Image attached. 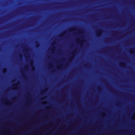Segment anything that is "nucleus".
Segmentation results:
<instances>
[{"label":"nucleus","instance_id":"nucleus-10","mask_svg":"<svg viewBox=\"0 0 135 135\" xmlns=\"http://www.w3.org/2000/svg\"><path fill=\"white\" fill-rule=\"evenodd\" d=\"M69 31H71V29H70V30H69Z\"/></svg>","mask_w":135,"mask_h":135},{"label":"nucleus","instance_id":"nucleus-5","mask_svg":"<svg viewBox=\"0 0 135 135\" xmlns=\"http://www.w3.org/2000/svg\"><path fill=\"white\" fill-rule=\"evenodd\" d=\"M66 59V58L65 57H62L60 59V61L61 62H64L65 60Z\"/></svg>","mask_w":135,"mask_h":135},{"label":"nucleus","instance_id":"nucleus-12","mask_svg":"<svg viewBox=\"0 0 135 135\" xmlns=\"http://www.w3.org/2000/svg\"><path fill=\"white\" fill-rule=\"evenodd\" d=\"M4 70H5L6 69V68H4Z\"/></svg>","mask_w":135,"mask_h":135},{"label":"nucleus","instance_id":"nucleus-2","mask_svg":"<svg viewBox=\"0 0 135 135\" xmlns=\"http://www.w3.org/2000/svg\"><path fill=\"white\" fill-rule=\"evenodd\" d=\"M25 59L27 61H29L30 59V55L28 54H27L26 55H25Z\"/></svg>","mask_w":135,"mask_h":135},{"label":"nucleus","instance_id":"nucleus-13","mask_svg":"<svg viewBox=\"0 0 135 135\" xmlns=\"http://www.w3.org/2000/svg\"><path fill=\"white\" fill-rule=\"evenodd\" d=\"M57 68V69H58V68Z\"/></svg>","mask_w":135,"mask_h":135},{"label":"nucleus","instance_id":"nucleus-8","mask_svg":"<svg viewBox=\"0 0 135 135\" xmlns=\"http://www.w3.org/2000/svg\"><path fill=\"white\" fill-rule=\"evenodd\" d=\"M134 50L133 49H131V51L132 52L133 51V50Z\"/></svg>","mask_w":135,"mask_h":135},{"label":"nucleus","instance_id":"nucleus-4","mask_svg":"<svg viewBox=\"0 0 135 135\" xmlns=\"http://www.w3.org/2000/svg\"><path fill=\"white\" fill-rule=\"evenodd\" d=\"M40 46V44L38 42L36 41L35 42V47L36 48H38Z\"/></svg>","mask_w":135,"mask_h":135},{"label":"nucleus","instance_id":"nucleus-7","mask_svg":"<svg viewBox=\"0 0 135 135\" xmlns=\"http://www.w3.org/2000/svg\"><path fill=\"white\" fill-rule=\"evenodd\" d=\"M66 31H64L63 33L61 35H60V37H61L62 36V35H64L66 33Z\"/></svg>","mask_w":135,"mask_h":135},{"label":"nucleus","instance_id":"nucleus-9","mask_svg":"<svg viewBox=\"0 0 135 135\" xmlns=\"http://www.w3.org/2000/svg\"><path fill=\"white\" fill-rule=\"evenodd\" d=\"M83 45V44L81 42L80 43V46H82Z\"/></svg>","mask_w":135,"mask_h":135},{"label":"nucleus","instance_id":"nucleus-11","mask_svg":"<svg viewBox=\"0 0 135 135\" xmlns=\"http://www.w3.org/2000/svg\"><path fill=\"white\" fill-rule=\"evenodd\" d=\"M28 49H26V50H27Z\"/></svg>","mask_w":135,"mask_h":135},{"label":"nucleus","instance_id":"nucleus-1","mask_svg":"<svg viewBox=\"0 0 135 135\" xmlns=\"http://www.w3.org/2000/svg\"><path fill=\"white\" fill-rule=\"evenodd\" d=\"M75 50L74 52L72 53L71 54V56H70L68 59V61L69 62H70L72 61L73 59L74 58V56L75 55Z\"/></svg>","mask_w":135,"mask_h":135},{"label":"nucleus","instance_id":"nucleus-6","mask_svg":"<svg viewBox=\"0 0 135 135\" xmlns=\"http://www.w3.org/2000/svg\"><path fill=\"white\" fill-rule=\"evenodd\" d=\"M22 54H20L19 55V57L20 59V60H21L22 59Z\"/></svg>","mask_w":135,"mask_h":135},{"label":"nucleus","instance_id":"nucleus-3","mask_svg":"<svg viewBox=\"0 0 135 135\" xmlns=\"http://www.w3.org/2000/svg\"><path fill=\"white\" fill-rule=\"evenodd\" d=\"M102 32L101 30H98L97 32L96 35L97 37H98L101 35V33Z\"/></svg>","mask_w":135,"mask_h":135}]
</instances>
